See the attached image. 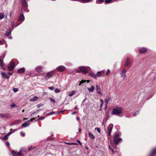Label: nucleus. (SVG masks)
<instances>
[{
  "mask_svg": "<svg viewBox=\"0 0 156 156\" xmlns=\"http://www.w3.org/2000/svg\"><path fill=\"white\" fill-rule=\"evenodd\" d=\"M122 111V108L116 107L113 109L112 113V114L119 116L121 114Z\"/></svg>",
  "mask_w": 156,
  "mask_h": 156,
  "instance_id": "obj_1",
  "label": "nucleus"
},
{
  "mask_svg": "<svg viewBox=\"0 0 156 156\" xmlns=\"http://www.w3.org/2000/svg\"><path fill=\"white\" fill-rule=\"evenodd\" d=\"M119 135L117 133H115L113 137V140L114 142L116 144H118L122 140V139L120 138H119Z\"/></svg>",
  "mask_w": 156,
  "mask_h": 156,
  "instance_id": "obj_2",
  "label": "nucleus"
},
{
  "mask_svg": "<svg viewBox=\"0 0 156 156\" xmlns=\"http://www.w3.org/2000/svg\"><path fill=\"white\" fill-rule=\"evenodd\" d=\"M88 68L90 69L89 67L87 66V67H84L82 66L80 67L79 68V70H77V72L78 73L79 72H82L83 74H85L87 73V69Z\"/></svg>",
  "mask_w": 156,
  "mask_h": 156,
  "instance_id": "obj_3",
  "label": "nucleus"
},
{
  "mask_svg": "<svg viewBox=\"0 0 156 156\" xmlns=\"http://www.w3.org/2000/svg\"><path fill=\"white\" fill-rule=\"evenodd\" d=\"M23 7L22 8V10H24L26 12L27 11V9L28 7L27 2L26 0H21Z\"/></svg>",
  "mask_w": 156,
  "mask_h": 156,
  "instance_id": "obj_4",
  "label": "nucleus"
},
{
  "mask_svg": "<svg viewBox=\"0 0 156 156\" xmlns=\"http://www.w3.org/2000/svg\"><path fill=\"white\" fill-rule=\"evenodd\" d=\"M17 130V129H10V131L8 134L5 135L4 137L2 138V140H7L8 138V136L12 133H14L15 131Z\"/></svg>",
  "mask_w": 156,
  "mask_h": 156,
  "instance_id": "obj_5",
  "label": "nucleus"
},
{
  "mask_svg": "<svg viewBox=\"0 0 156 156\" xmlns=\"http://www.w3.org/2000/svg\"><path fill=\"white\" fill-rule=\"evenodd\" d=\"M15 67V63L11 61L8 65V69L9 71H12Z\"/></svg>",
  "mask_w": 156,
  "mask_h": 156,
  "instance_id": "obj_6",
  "label": "nucleus"
},
{
  "mask_svg": "<svg viewBox=\"0 0 156 156\" xmlns=\"http://www.w3.org/2000/svg\"><path fill=\"white\" fill-rule=\"evenodd\" d=\"M126 69H123L120 72V75L123 78V80L125 79L126 77Z\"/></svg>",
  "mask_w": 156,
  "mask_h": 156,
  "instance_id": "obj_7",
  "label": "nucleus"
},
{
  "mask_svg": "<svg viewBox=\"0 0 156 156\" xmlns=\"http://www.w3.org/2000/svg\"><path fill=\"white\" fill-rule=\"evenodd\" d=\"M113 125L112 124H109L107 128V131L108 133V135L110 136L111 135L112 130L113 127Z\"/></svg>",
  "mask_w": 156,
  "mask_h": 156,
  "instance_id": "obj_8",
  "label": "nucleus"
},
{
  "mask_svg": "<svg viewBox=\"0 0 156 156\" xmlns=\"http://www.w3.org/2000/svg\"><path fill=\"white\" fill-rule=\"evenodd\" d=\"M53 71H51L50 72H48L47 73L46 76H45V78L46 80H48V79L47 78V77L48 78H50L51 77H52L53 75Z\"/></svg>",
  "mask_w": 156,
  "mask_h": 156,
  "instance_id": "obj_9",
  "label": "nucleus"
},
{
  "mask_svg": "<svg viewBox=\"0 0 156 156\" xmlns=\"http://www.w3.org/2000/svg\"><path fill=\"white\" fill-rule=\"evenodd\" d=\"M56 69L59 72H63L65 70L66 68L63 66H60L57 67Z\"/></svg>",
  "mask_w": 156,
  "mask_h": 156,
  "instance_id": "obj_10",
  "label": "nucleus"
},
{
  "mask_svg": "<svg viewBox=\"0 0 156 156\" xmlns=\"http://www.w3.org/2000/svg\"><path fill=\"white\" fill-rule=\"evenodd\" d=\"M96 87V90L97 91V93L101 95H102V93L101 92V89L100 88V86H98V85H96L95 86Z\"/></svg>",
  "mask_w": 156,
  "mask_h": 156,
  "instance_id": "obj_11",
  "label": "nucleus"
},
{
  "mask_svg": "<svg viewBox=\"0 0 156 156\" xmlns=\"http://www.w3.org/2000/svg\"><path fill=\"white\" fill-rule=\"evenodd\" d=\"M19 20L20 21H23L24 20V17L23 13H21L18 18Z\"/></svg>",
  "mask_w": 156,
  "mask_h": 156,
  "instance_id": "obj_12",
  "label": "nucleus"
},
{
  "mask_svg": "<svg viewBox=\"0 0 156 156\" xmlns=\"http://www.w3.org/2000/svg\"><path fill=\"white\" fill-rule=\"evenodd\" d=\"M147 51V49L146 48H142L139 50V52L141 54L144 53Z\"/></svg>",
  "mask_w": 156,
  "mask_h": 156,
  "instance_id": "obj_13",
  "label": "nucleus"
},
{
  "mask_svg": "<svg viewBox=\"0 0 156 156\" xmlns=\"http://www.w3.org/2000/svg\"><path fill=\"white\" fill-rule=\"evenodd\" d=\"M36 71L38 73H40L42 71V67L40 66H38L36 68Z\"/></svg>",
  "mask_w": 156,
  "mask_h": 156,
  "instance_id": "obj_14",
  "label": "nucleus"
},
{
  "mask_svg": "<svg viewBox=\"0 0 156 156\" xmlns=\"http://www.w3.org/2000/svg\"><path fill=\"white\" fill-rule=\"evenodd\" d=\"M94 87L93 85H92L91 87L87 88V90H89V92H93L94 90Z\"/></svg>",
  "mask_w": 156,
  "mask_h": 156,
  "instance_id": "obj_15",
  "label": "nucleus"
},
{
  "mask_svg": "<svg viewBox=\"0 0 156 156\" xmlns=\"http://www.w3.org/2000/svg\"><path fill=\"white\" fill-rule=\"evenodd\" d=\"M130 60L129 58H127V59L126 61V63L125 65V66H128L130 65Z\"/></svg>",
  "mask_w": 156,
  "mask_h": 156,
  "instance_id": "obj_16",
  "label": "nucleus"
},
{
  "mask_svg": "<svg viewBox=\"0 0 156 156\" xmlns=\"http://www.w3.org/2000/svg\"><path fill=\"white\" fill-rule=\"evenodd\" d=\"M25 71V69L24 68H22L18 69V72L19 73H23Z\"/></svg>",
  "mask_w": 156,
  "mask_h": 156,
  "instance_id": "obj_17",
  "label": "nucleus"
},
{
  "mask_svg": "<svg viewBox=\"0 0 156 156\" xmlns=\"http://www.w3.org/2000/svg\"><path fill=\"white\" fill-rule=\"evenodd\" d=\"M156 154V148L153 149L150 153V156H154L155 154Z\"/></svg>",
  "mask_w": 156,
  "mask_h": 156,
  "instance_id": "obj_18",
  "label": "nucleus"
},
{
  "mask_svg": "<svg viewBox=\"0 0 156 156\" xmlns=\"http://www.w3.org/2000/svg\"><path fill=\"white\" fill-rule=\"evenodd\" d=\"M2 77L5 78H9V76H7V74L5 72H2Z\"/></svg>",
  "mask_w": 156,
  "mask_h": 156,
  "instance_id": "obj_19",
  "label": "nucleus"
},
{
  "mask_svg": "<svg viewBox=\"0 0 156 156\" xmlns=\"http://www.w3.org/2000/svg\"><path fill=\"white\" fill-rule=\"evenodd\" d=\"M89 136L91 139H94L95 137L93 134L91 132H89L88 133Z\"/></svg>",
  "mask_w": 156,
  "mask_h": 156,
  "instance_id": "obj_20",
  "label": "nucleus"
},
{
  "mask_svg": "<svg viewBox=\"0 0 156 156\" xmlns=\"http://www.w3.org/2000/svg\"><path fill=\"white\" fill-rule=\"evenodd\" d=\"M20 122V121L19 120H16V121L12 122V123H11L10 124V125H16L18 123H19Z\"/></svg>",
  "mask_w": 156,
  "mask_h": 156,
  "instance_id": "obj_21",
  "label": "nucleus"
},
{
  "mask_svg": "<svg viewBox=\"0 0 156 156\" xmlns=\"http://www.w3.org/2000/svg\"><path fill=\"white\" fill-rule=\"evenodd\" d=\"M38 98L36 96H34V97L31 98L30 101H35L37 100Z\"/></svg>",
  "mask_w": 156,
  "mask_h": 156,
  "instance_id": "obj_22",
  "label": "nucleus"
},
{
  "mask_svg": "<svg viewBox=\"0 0 156 156\" xmlns=\"http://www.w3.org/2000/svg\"><path fill=\"white\" fill-rule=\"evenodd\" d=\"M90 75L94 78L96 79L97 75L93 73H91L90 74Z\"/></svg>",
  "mask_w": 156,
  "mask_h": 156,
  "instance_id": "obj_23",
  "label": "nucleus"
},
{
  "mask_svg": "<svg viewBox=\"0 0 156 156\" xmlns=\"http://www.w3.org/2000/svg\"><path fill=\"white\" fill-rule=\"evenodd\" d=\"M29 125V124L25 122L22 125V126L23 127H26Z\"/></svg>",
  "mask_w": 156,
  "mask_h": 156,
  "instance_id": "obj_24",
  "label": "nucleus"
},
{
  "mask_svg": "<svg viewBox=\"0 0 156 156\" xmlns=\"http://www.w3.org/2000/svg\"><path fill=\"white\" fill-rule=\"evenodd\" d=\"M11 30L10 29H9V30L7 31L5 34V35L8 36L11 33Z\"/></svg>",
  "mask_w": 156,
  "mask_h": 156,
  "instance_id": "obj_25",
  "label": "nucleus"
},
{
  "mask_svg": "<svg viewBox=\"0 0 156 156\" xmlns=\"http://www.w3.org/2000/svg\"><path fill=\"white\" fill-rule=\"evenodd\" d=\"M75 93V91L73 90L69 93V96L70 97L72 96Z\"/></svg>",
  "mask_w": 156,
  "mask_h": 156,
  "instance_id": "obj_26",
  "label": "nucleus"
},
{
  "mask_svg": "<svg viewBox=\"0 0 156 156\" xmlns=\"http://www.w3.org/2000/svg\"><path fill=\"white\" fill-rule=\"evenodd\" d=\"M85 82H86V80H82L81 81L79 82V86H80L81 85V84L84 83Z\"/></svg>",
  "mask_w": 156,
  "mask_h": 156,
  "instance_id": "obj_27",
  "label": "nucleus"
},
{
  "mask_svg": "<svg viewBox=\"0 0 156 156\" xmlns=\"http://www.w3.org/2000/svg\"><path fill=\"white\" fill-rule=\"evenodd\" d=\"M102 75V74H101V72L100 71L98 72L96 74L97 76H98V77H101Z\"/></svg>",
  "mask_w": 156,
  "mask_h": 156,
  "instance_id": "obj_28",
  "label": "nucleus"
},
{
  "mask_svg": "<svg viewBox=\"0 0 156 156\" xmlns=\"http://www.w3.org/2000/svg\"><path fill=\"white\" fill-rule=\"evenodd\" d=\"M11 23H12L11 26H12V29H13L14 27H16L18 25L16 24V26H14V23L13 22H11Z\"/></svg>",
  "mask_w": 156,
  "mask_h": 156,
  "instance_id": "obj_29",
  "label": "nucleus"
},
{
  "mask_svg": "<svg viewBox=\"0 0 156 156\" xmlns=\"http://www.w3.org/2000/svg\"><path fill=\"white\" fill-rule=\"evenodd\" d=\"M104 0H97L96 2V3L97 4H100V3L103 2Z\"/></svg>",
  "mask_w": 156,
  "mask_h": 156,
  "instance_id": "obj_30",
  "label": "nucleus"
},
{
  "mask_svg": "<svg viewBox=\"0 0 156 156\" xmlns=\"http://www.w3.org/2000/svg\"><path fill=\"white\" fill-rule=\"evenodd\" d=\"M23 152V151H22V150H20L16 154L19 155H22V153Z\"/></svg>",
  "mask_w": 156,
  "mask_h": 156,
  "instance_id": "obj_31",
  "label": "nucleus"
},
{
  "mask_svg": "<svg viewBox=\"0 0 156 156\" xmlns=\"http://www.w3.org/2000/svg\"><path fill=\"white\" fill-rule=\"evenodd\" d=\"M12 90L14 92L16 93L18 91V88H14L12 89Z\"/></svg>",
  "mask_w": 156,
  "mask_h": 156,
  "instance_id": "obj_32",
  "label": "nucleus"
},
{
  "mask_svg": "<svg viewBox=\"0 0 156 156\" xmlns=\"http://www.w3.org/2000/svg\"><path fill=\"white\" fill-rule=\"evenodd\" d=\"M4 64L3 60L1 59H0V65L1 66H3V65Z\"/></svg>",
  "mask_w": 156,
  "mask_h": 156,
  "instance_id": "obj_33",
  "label": "nucleus"
},
{
  "mask_svg": "<svg viewBox=\"0 0 156 156\" xmlns=\"http://www.w3.org/2000/svg\"><path fill=\"white\" fill-rule=\"evenodd\" d=\"M95 129L99 133H100L101 130L100 128L98 127H96L95 128Z\"/></svg>",
  "mask_w": 156,
  "mask_h": 156,
  "instance_id": "obj_34",
  "label": "nucleus"
},
{
  "mask_svg": "<svg viewBox=\"0 0 156 156\" xmlns=\"http://www.w3.org/2000/svg\"><path fill=\"white\" fill-rule=\"evenodd\" d=\"M4 17V15L3 14L1 13L0 14V19H2Z\"/></svg>",
  "mask_w": 156,
  "mask_h": 156,
  "instance_id": "obj_35",
  "label": "nucleus"
},
{
  "mask_svg": "<svg viewBox=\"0 0 156 156\" xmlns=\"http://www.w3.org/2000/svg\"><path fill=\"white\" fill-rule=\"evenodd\" d=\"M109 100V98H107L105 99V101L106 103V105H108Z\"/></svg>",
  "mask_w": 156,
  "mask_h": 156,
  "instance_id": "obj_36",
  "label": "nucleus"
},
{
  "mask_svg": "<svg viewBox=\"0 0 156 156\" xmlns=\"http://www.w3.org/2000/svg\"><path fill=\"white\" fill-rule=\"evenodd\" d=\"M54 91L55 93H57L59 92L60 91V90L58 88H56L55 89Z\"/></svg>",
  "mask_w": 156,
  "mask_h": 156,
  "instance_id": "obj_37",
  "label": "nucleus"
},
{
  "mask_svg": "<svg viewBox=\"0 0 156 156\" xmlns=\"http://www.w3.org/2000/svg\"><path fill=\"white\" fill-rule=\"evenodd\" d=\"M0 116L1 117H7V115L4 114H0Z\"/></svg>",
  "mask_w": 156,
  "mask_h": 156,
  "instance_id": "obj_38",
  "label": "nucleus"
},
{
  "mask_svg": "<svg viewBox=\"0 0 156 156\" xmlns=\"http://www.w3.org/2000/svg\"><path fill=\"white\" fill-rule=\"evenodd\" d=\"M112 0H105V3H109Z\"/></svg>",
  "mask_w": 156,
  "mask_h": 156,
  "instance_id": "obj_39",
  "label": "nucleus"
},
{
  "mask_svg": "<svg viewBox=\"0 0 156 156\" xmlns=\"http://www.w3.org/2000/svg\"><path fill=\"white\" fill-rule=\"evenodd\" d=\"M55 112H50V113L48 114L47 115H52L55 113Z\"/></svg>",
  "mask_w": 156,
  "mask_h": 156,
  "instance_id": "obj_40",
  "label": "nucleus"
},
{
  "mask_svg": "<svg viewBox=\"0 0 156 156\" xmlns=\"http://www.w3.org/2000/svg\"><path fill=\"white\" fill-rule=\"evenodd\" d=\"M16 106V105L14 103H13L11 105V107L12 108H13Z\"/></svg>",
  "mask_w": 156,
  "mask_h": 156,
  "instance_id": "obj_41",
  "label": "nucleus"
},
{
  "mask_svg": "<svg viewBox=\"0 0 156 156\" xmlns=\"http://www.w3.org/2000/svg\"><path fill=\"white\" fill-rule=\"evenodd\" d=\"M110 70L109 69H108L107 71V72H106V75H108L110 73Z\"/></svg>",
  "mask_w": 156,
  "mask_h": 156,
  "instance_id": "obj_42",
  "label": "nucleus"
},
{
  "mask_svg": "<svg viewBox=\"0 0 156 156\" xmlns=\"http://www.w3.org/2000/svg\"><path fill=\"white\" fill-rule=\"evenodd\" d=\"M48 89L51 90H52L54 89V87H53L52 86L51 87H48Z\"/></svg>",
  "mask_w": 156,
  "mask_h": 156,
  "instance_id": "obj_43",
  "label": "nucleus"
},
{
  "mask_svg": "<svg viewBox=\"0 0 156 156\" xmlns=\"http://www.w3.org/2000/svg\"><path fill=\"white\" fill-rule=\"evenodd\" d=\"M44 118H45V117H41L40 118L38 119L37 120H43V119H44Z\"/></svg>",
  "mask_w": 156,
  "mask_h": 156,
  "instance_id": "obj_44",
  "label": "nucleus"
},
{
  "mask_svg": "<svg viewBox=\"0 0 156 156\" xmlns=\"http://www.w3.org/2000/svg\"><path fill=\"white\" fill-rule=\"evenodd\" d=\"M20 134L23 136H25V134L24 133H23L22 132H21L20 133Z\"/></svg>",
  "mask_w": 156,
  "mask_h": 156,
  "instance_id": "obj_45",
  "label": "nucleus"
},
{
  "mask_svg": "<svg viewBox=\"0 0 156 156\" xmlns=\"http://www.w3.org/2000/svg\"><path fill=\"white\" fill-rule=\"evenodd\" d=\"M76 141L79 144H80L81 145H82V144L80 141V140H76Z\"/></svg>",
  "mask_w": 156,
  "mask_h": 156,
  "instance_id": "obj_46",
  "label": "nucleus"
},
{
  "mask_svg": "<svg viewBox=\"0 0 156 156\" xmlns=\"http://www.w3.org/2000/svg\"><path fill=\"white\" fill-rule=\"evenodd\" d=\"M12 154H16V153H17L14 150H13L12 152Z\"/></svg>",
  "mask_w": 156,
  "mask_h": 156,
  "instance_id": "obj_47",
  "label": "nucleus"
},
{
  "mask_svg": "<svg viewBox=\"0 0 156 156\" xmlns=\"http://www.w3.org/2000/svg\"><path fill=\"white\" fill-rule=\"evenodd\" d=\"M35 119V118L33 117V118H31V119L28 120V121H27V122H29L30 121H32L33 119Z\"/></svg>",
  "mask_w": 156,
  "mask_h": 156,
  "instance_id": "obj_48",
  "label": "nucleus"
},
{
  "mask_svg": "<svg viewBox=\"0 0 156 156\" xmlns=\"http://www.w3.org/2000/svg\"><path fill=\"white\" fill-rule=\"evenodd\" d=\"M66 144L68 145H72V143H66Z\"/></svg>",
  "mask_w": 156,
  "mask_h": 156,
  "instance_id": "obj_49",
  "label": "nucleus"
},
{
  "mask_svg": "<svg viewBox=\"0 0 156 156\" xmlns=\"http://www.w3.org/2000/svg\"><path fill=\"white\" fill-rule=\"evenodd\" d=\"M6 145L7 146H8L9 145H10V144L8 142H6Z\"/></svg>",
  "mask_w": 156,
  "mask_h": 156,
  "instance_id": "obj_50",
  "label": "nucleus"
},
{
  "mask_svg": "<svg viewBox=\"0 0 156 156\" xmlns=\"http://www.w3.org/2000/svg\"><path fill=\"white\" fill-rule=\"evenodd\" d=\"M32 149V147L31 146H30L29 147H28V149L29 150H31Z\"/></svg>",
  "mask_w": 156,
  "mask_h": 156,
  "instance_id": "obj_51",
  "label": "nucleus"
},
{
  "mask_svg": "<svg viewBox=\"0 0 156 156\" xmlns=\"http://www.w3.org/2000/svg\"><path fill=\"white\" fill-rule=\"evenodd\" d=\"M50 100L51 101H53V102H55V100H54L53 99H52V98H51L50 99Z\"/></svg>",
  "mask_w": 156,
  "mask_h": 156,
  "instance_id": "obj_52",
  "label": "nucleus"
},
{
  "mask_svg": "<svg viewBox=\"0 0 156 156\" xmlns=\"http://www.w3.org/2000/svg\"><path fill=\"white\" fill-rule=\"evenodd\" d=\"M21 150H22V151H23V152H25L26 151V149H21Z\"/></svg>",
  "mask_w": 156,
  "mask_h": 156,
  "instance_id": "obj_53",
  "label": "nucleus"
},
{
  "mask_svg": "<svg viewBox=\"0 0 156 156\" xmlns=\"http://www.w3.org/2000/svg\"><path fill=\"white\" fill-rule=\"evenodd\" d=\"M78 144H77V143H72V145H77Z\"/></svg>",
  "mask_w": 156,
  "mask_h": 156,
  "instance_id": "obj_54",
  "label": "nucleus"
},
{
  "mask_svg": "<svg viewBox=\"0 0 156 156\" xmlns=\"http://www.w3.org/2000/svg\"><path fill=\"white\" fill-rule=\"evenodd\" d=\"M103 103H101V105H100V108H102V106H103Z\"/></svg>",
  "mask_w": 156,
  "mask_h": 156,
  "instance_id": "obj_55",
  "label": "nucleus"
},
{
  "mask_svg": "<svg viewBox=\"0 0 156 156\" xmlns=\"http://www.w3.org/2000/svg\"><path fill=\"white\" fill-rule=\"evenodd\" d=\"M100 72H101V73L102 74H103L105 73V71L104 70H102V71H101Z\"/></svg>",
  "mask_w": 156,
  "mask_h": 156,
  "instance_id": "obj_56",
  "label": "nucleus"
},
{
  "mask_svg": "<svg viewBox=\"0 0 156 156\" xmlns=\"http://www.w3.org/2000/svg\"><path fill=\"white\" fill-rule=\"evenodd\" d=\"M76 113V112H73L72 113V115H74Z\"/></svg>",
  "mask_w": 156,
  "mask_h": 156,
  "instance_id": "obj_57",
  "label": "nucleus"
},
{
  "mask_svg": "<svg viewBox=\"0 0 156 156\" xmlns=\"http://www.w3.org/2000/svg\"><path fill=\"white\" fill-rule=\"evenodd\" d=\"M100 101H101V103H104V101H103V100H102V99H101L100 100Z\"/></svg>",
  "mask_w": 156,
  "mask_h": 156,
  "instance_id": "obj_58",
  "label": "nucleus"
},
{
  "mask_svg": "<svg viewBox=\"0 0 156 156\" xmlns=\"http://www.w3.org/2000/svg\"><path fill=\"white\" fill-rule=\"evenodd\" d=\"M3 44V43L0 40V45H2Z\"/></svg>",
  "mask_w": 156,
  "mask_h": 156,
  "instance_id": "obj_59",
  "label": "nucleus"
},
{
  "mask_svg": "<svg viewBox=\"0 0 156 156\" xmlns=\"http://www.w3.org/2000/svg\"><path fill=\"white\" fill-rule=\"evenodd\" d=\"M79 131L80 132V133H81V129L80 128H79Z\"/></svg>",
  "mask_w": 156,
  "mask_h": 156,
  "instance_id": "obj_60",
  "label": "nucleus"
},
{
  "mask_svg": "<svg viewBox=\"0 0 156 156\" xmlns=\"http://www.w3.org/2000/svg\"><path fill=\"white\" fill-rule=\"evenodd\" d=\"M76 120L78 121L79 120V118L78 117H76Z\"/></svg>",
  "mask_w": 156,
  "mask_h": 156,
  "instance_id": "obj_61",
  "label": "nucleus"
},
{
  "mask_svg": "<svg viewBox=\"0 0 156 156\" xmlns=\"http://www.w3.org/2000/svg\"><path fill=\"white\" fill-rule=\"evenodd\" d=\"M8 73L10 75H11L12 74V73Z\"/></svg>",
  "mask_w": 156,
  "mask_h": 156,
  "instance_id": "obj_62",
  "label": "nucleus"
},
{
  "mask_svg": "<svg viewBox=\"0 0 156 156\" xmlns=\"http://www.w3.org/2000/svg\"><path fill=\"white\" fill-rule=\"evenodd\" d=\"M108 147L110 150H111V149H112L110 146H108Z\"/></svg>",
  "mask_w": 156,
  "mask_h": 156,
  "instance_id": "obj_63",
  "label": "nucleus"
},
{
  "mask_svg": "<svg viewBox=\"0 0 156 156\" xmlns=\"http://www.w3.org/2000/svg\"><path fill=\"white\" fill-rule=\"evenodd\" d=\"M136 114H138L139 112H138V111H137V112H136Z\"/></svg>",
  "mask_w": 156,
  "mask_h": 156,
  "instance_id": "obj_64",
  "label": "nucleus"
}]
</instances>
